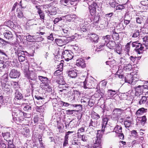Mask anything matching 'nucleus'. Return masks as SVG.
Wrapping results in <instances>:
<instances>
[{
    "instance_id": "obj_17",
    "label": "nucleus",
    "mask_w": 148,
    "mask_h": 148,
    "mask_svg": "<svg viewBox=\"0 0 148 148\" xmlns=\"http://www.w3.org/2000/svg\"><path fill=\"white\" fill-rule=\"evenodd\" d=\"M3 35L4 37L9 40H12L13 39V34L12 32L9 31H6V32L4 33Z\"/></svg>"
},
{
    "instance_id": "obj_2",
    "label": "nucleus",
    "mask_w": 148,
    "mask_h": 148,
    "mask_svg": "<svg viewBox=\"0 0 148 148\" xmlns=\"http://www.w3.org/2000/svg\"><path fill=\"white\" fill-rule=\"evenodd\" d=\"M102 134L101 133L100 130L97 131V136L93 138V148H97L100 147L101 146V138Z\"/></svg>"
},
{
    "instance_id": "obj_19",
    "label": "nucleus",
    "mask_w": 148,
    "mask_h": 148,
    "mask_svg": "<svg viewBox=\"0 0 148 148\" xmlns=\"http://www.w3.org/2000/svg\"><path fill=\"white\" fill-rule=\"evenodd\" d=\"M127 119H126L124 121V125L126 128L130 127L131 126L132 119L130 117H127Z\"/></svg>"
},
{
    "instance_id": "obj_61",
    "label": "nucleus",
    "mask_w": 148,
    "mask_h": 148,
    "mask_svg": "<svg viewBox=\"0 0 148 148\" xmlns=\"http://www.w3.org/2000/svg\"><path fill=\"white\" fill-rule=\"evenodd\" d=\"M79 0H70V3L71 5H75L77 4V2Z\"/></svg>"
},
{
    "instance_id": "obj_5",
    "label": "nucleus",
    "mask_w": 148,
    "mask_h": 148,
    "mask_svg": "<svg viewBox=\"0 0 148 148\" xmlns=\"http://www.w3.org/2000/svg\"><path fill=\"white\" fill-rule=\"evenodd\" d=\"M73 53L70 51L65 50L62 52V56L66 61H69L72 59L73 56Z\"/></svg>"
},
{
    "instance_id": "obj_40",
    "label": "nucleus",
    "mask_w": 148,
    "mask_h": 148,
    "mask_svg": "<svg viewBox=\"0 0 148 148\" xmlns=\"http://www.w3.org/2000/svg\"><path fill=\"white\" fill-rule=\"evenodd\" d=\"M69 2V0H60V3L61 5L66 6L68 5Z\"/></svg>"
},
{
    "instance_id": "obj_7",
    "label": "nucleus",
    "mask_w": 148,
    "mask_h": 148,
    "mask_svg": "<svg viewBox=\"0 0 148 148\" xmlns=\"http://www.w3.org/2000/svg\"><path fill=\"white\" fill-rule=\"evenodd\" d=\"M56 82L59 84L64 85V86H63V88L64 90H66L67 88H68L69 86L68 85H64L65 82L62 76L60 75L58 77V79L56 80Z\"/></svg>"
},
{
    "instance_id": "obj_10",
    "label": "nucleus",
    "mask_w": 148,
    "mask_h": 148,
    "mask_svg": "<svg viewBox=\"0 0 148 148\" xmlns=\"http://www.w3.org/2000/svg\"><path fill=\"white\" fill-rule=\"evenodd\" d=\"M26 114V113H25L23 112L19 111L18 114L17 112L16 114V113H15V114L16 115V117L15 116V115L14 116L15 118H16V120L17 121H19V122L23 121L24 119V116H25V114Z\"/></svg>"
},
{
    "instance_id": "obj_12",
    "label": "nucleus",
    "mask_w": 148,
    "mask_h": 148,
    "mask_svg": "<svg viewBox=\"0 0 148 148\" xmlns=\"http://www.w3.org/2000/svg\"><path fill=\"white\" fill-rule=\"evenodd\" d=\"M143 87H144L140 85L138 86H136L134 87L135 91V94L136 96H139L141 95L143 90L142 88Z\"/></svg>"
},
{
    "instance_id": "obj_4",
    "label": "nucleus",
    "mask_w": 148,
    "mask_h": 148,
    "mask_svg": "<svg viewBox=\"0 0 148 148\" xmlns=\"http://www.w3.org/2000/svg\"><path fill=\"white\" fill-rule=\"evenodd\" d=\"M123 111V110L120 108L115 109L112 112V118L114 120H117L120 117Z\"/></svg>"
},
{
    "instance_id": "obj_34",
    "label": "nucleus",
    "mask_w": 148,
    "mask_h": 148,
    "mask_svg": "<svg viewBox=\"0 0 148 148\" xmlns=\"http://www.w3.org/2000/svg\"><path fill=\"white\" fill-rule=\"evenodd\" d=\"M43 88L46 91L48 92H51L52 90L51 87L49 85L48 83L46 84H44Z\"/></svg>"
},
{
    "instance_id": "obj_48",
    "label": "nucleus",
    "mask_w": 148,
    "mask_h": 148,
    "mask_svg": "<svg viewBox=\"0 0 148 148\" xmlns=\"http://www.w3.org/2000/svg\"><path fill=\"white\" fill-rule=\"evenodd\" d=\"M144 111V109L142 108L138 110L136 112V114L137 115L142 114Z\"/></svg>"
},
{
    "instance_id": "obj_15",
    "label": "nucleus",
    "mask_w": 148,
    "mask_h": 148,
    "mask_svg": "<svg viewBox=\"0 0 148 148\" xmlns=\"http://www.w3.org/2000/svg\"><path fill=\"white\" fill-rule=\"evenodd\" d=\"M5 24L8 27L16 30V31H15V32L17 31V29H18V27L14 24L12 21L10 20L5 22Z\"/></svg>"
},
{
    "instance_id": "obj_28",
    "label": "nucleus",
    "mask_w": 148,
    "mask_h": 148,
    "mask_svg": "<svg viewBox=\"0 0 148 148\" xmlns=\"http://www.w3.org/2000/svg\"><path fill=\"white\" fill-rule=\"evenodd\" d=\"M10 43L9 42L7 41L0 38V47H3L7 44Z\"/></svg>"
},
{
    "instance_id": "obj_54",
    "label": "nucleus",
    "mask_w": 148,
    "mask_h": 148,
    "mask_svg": "<svg viewBox=\"0 0 148 148\" xmlns=\"http://www.w3.org/2000/svg\"><path fill=\"white\" fill-rule=\"evenodd\" d=\"M74 132L73 131H68L66 132L65 134V135L64 138L69 139V136L71 134H73Z\"/></svg>"
},
{
    "instance_id": "obj_53",
    "label": "nucleus",
    "mask_w": 148,
    "mask_h": 148,
    "mask_svg": "<svg viewBox=\"0 0 148 148\" xmlns=\"http://www.w3.org/2000/svg\"><path fill=\"white\" fill-rule=\"evenodd\" d=\"M50 16V15H56L57 12L56 11H50L49 10H47V11L46 12Z\"/></svg>"
},
{
    "instance_id": "obj_49",
    "label": "nucleus",
    "mask_w": 148,
    "mask_h": 148,
    "mask_svg": "<svg viewBox=\"0 0 148 148\" xmlns=\"http://www.w3.org/2000/svg\"><path fill=\"white\" fill-rule=\"evenodd\" d=\"M62 71L57 69V70L54 72V75L55 76H58V77H59V76L60 75L61 73H62Z\"/></svg>"
},
{
    "instance_id": "obj_29",
    "label": "nucleus",
    "mask_w": 148,
    "mask_h": 148,
    "mask_svg": "<svg viewBox=\"0 0 148 148\" xmlns=\"http://www.w3.org/2000/svg\"><path fill=\"white\" fill-rule=\"evenodd\" d=\"M23 98V96L21 93L18 91H16L15 93V98L18 100H20Z\"/></svg>"
},
{
    "instance_id": "obj_9",
    "label": "nucleus",
    "mask_w": 148,
    "mask_h": 148,
    "mask_svg": "<svg viewBox=\"0 0 148 148\" xmlns=\"http://www.w3.org/2000/svg\"><path fill=\"white\" fill-rule=\"evenodd\" d=\"M21 32L18 31L17 30L16 32H15V34L16 35L17 38V40L19 41L24 42L26 40V36H24L21 35Z\"/></svg>"
},
{
    "instance_id": "obj_58",
    "label": "nucleus",
    "mask_w": 148,
    "mask_h": 148,
    "mask_svg": "<svg viewBox=\"0 0 148 148\" xmlns=\"http://www.w3.org/2000/svg\"><path fill=\"white\" fill-rule=\"evenodd\" d=\"M68 140L69 139L64 138L63 147L66 146L68 144Z\"/></svg>"
},
{
    "instance_id": "obj_1",
    "label": "nucleus",
    "mask_w": 148,
    "mask_h": 148,
    "mask_svg": "<svg viewBox=\"0 0 148 148\" xmlns=\"http://www.w3.org/2000/svg\"><path fill=\"white\" fill-rule=\"evenodd\" d=\"M143 40L144 42L143 44H141L140 43L138 42L137 41L133 42L132 43V47H136L135 50L139 54L142 53L144 50V45L145 47H147L148 46V37L145 36L143 38Z\"/></svg>"
},
{
    "instance_id": "obj_25",
    "label": "nucleus",
    "mask_w": 148,
    "mask_h": 148,
    "mask_svg": "<svg viewBox=\"0 0 148 148\" xmlns=\"http://www.w3.org/2000/svg\"><path fill=\"white\" fill-rule=\"evenodd\" d=\"M90 40L93 42L97 43L98 42L99 37L95 34H92L90 37Z\"/></svg>"
},
{
    "instance_id": "obj_59",
    "label": "nucleus",
    "mask_w": 148,
    "mask_h": 148,
    "mask_svg": "<svg viewBox=\"0 0 148 148\" xmlns=\"http://www.w3.org/2000/svg\"><path fill=\"white\" fill-rule=\"evenodd\" d=\"M136 19L137 23H141L143 21V18L142 17H137Z\"/></svg>"
},
{
    "instance_id": "obj_60",
    "label": "nucleus",
    "mask_w": 148,
    "mask_h": 148,
    "mask_svg": "<svg viewBox=\"0 0 148 148\" xmlns=\"http://www.w3.org/2000/svg\"><path fill=\"white\" fill-rule=\"evenodd\" d=\"M75 111V110H69L66 111V113L68 114L71 115Z\"/></svg>"
},
{
    "instance_id": "obj_20",
    "label": "nucleus",
    "mask_w": 148,
    "mask_h": 148,
    "mask_svg": "<svg viewBox=\"0 0 148 148\" xmlns=\"http://www.w3.org/2000/svg\"><path fill=\"white\" fill-rule=\"evenodd\" d=\"M133 77L131 75H128L125 78V82L130 84L133 85L134 82L133 81Z\"/></svg>"
},
{
    "instance_id": "obj_31",
    "label": "nucleus",
    "mask_w": 148,
    "mask_h": 148,
    "mask_svg": "<svg viewBox=\"0 0 148 148\" xmlns=\"http://www.w3.org/2000/svg\"><path fill=\"white\" fill-rule=\"evenodd\" d=\"M26 39L29 42H34L36 41L34 36L28 35V36H26Z\"/></svg>"
},
{
    "instance_id": "obj_13",
    "label": "nucleus",
    "mask_w": 148,
    "mask_h": 148,
    "mask_svg": "<svg viewBox=\"0 0 148 148\" xmlns=\"http://www.w3.org/2000/svg\"><path fill=\"white\" fill-rule=\"evenodd\" d=\"M71 146L73 148H78L81 145L80 142L78 139L74 138L71 141Z\"/></svg>"
},
{
    "instance_id": "obj_42",
    "label": "nucleus",
    "mask_w": 148,
    "mask_h": 148,
    "mask_svg": "<svg viewBox=\"0 0 148 148\" xmlns=\"http://www.w3.org/2000/svg\"><path fill=\"white\" fill-rule=\"evenodd\" d=\"M97 121H93L91 119L90 121L89 127L92 126L94 127H96L97 126Z\"/></svg>"
},
{
    "instance_id": "obj_3",
    "label": "nucleus",
    "mask_w": 148,
    "mask_h": 148,
    "mask_svg": "<svg viewBox=\"0 0 148 148\" xmlns=\"http://www.w3.org/2000/svg\"><path fill=\"white\" fill-rule=\"evenodd\" d=\"M24 75L28 79L35 81L37 78V76L35 71H30L29 70L24 71Z\"/></svg>"
},
{
    "instance_id": "obj_63",
    "label": "nucleus",
    "mask_w": 148,
    "mask_h": 148,
    "mask_svg": "<svg viewBox=\"0 0 148 148\" xmlns=\"http://www.w3.org/2000/svg\"><path fill=\"white\" fill-rule=\"evenodd\" d=\"M60 104L65 107H68L71 105L63 101H61Z\"/></svg>"
},
{
    "instance_id": "obj_22",
    "label": "nucleus",
    "mask_w": 148,
    "mask_h": 148,
    "mask_svg": "<svg viewBox=\"0 0 148 148\" xmlns=\"http://www.w3.org/2000/svg\"><path fill=\"white\" fill-rule=\"evenodd\" d=\"M104 95V92H101L100 90H97L94 94V96L96 98H98L100 97L101 98H103Z\"/></svg>"
},
{
    "instance_id": "obj_51",
    "label": "nucleus",
    "mask_w": 148,
    "mask_h": 148,
    "mask_svg": "<svg viewBox=\"0 0 148 148\" xmlns=\"http://www.w3.org/2000/svg\"><path fill=\"white\" fill-rule=\"evenodd\" d=\"M125 8L123 5H117L116 7V10H122Z\"/></svg>"
},
{
    "instance_id": "obj_43",
    "label": "nucleus",
    "mask_w": 148,
    "mask_h": 148,
    "mask_svg": "<svg viewBox=\"0 0 148 148\" xmlns=\"http://www.w3.org/2000/svg\"><path fill=\"white\" fill-rule=\"evenodd\" d=\"M130 43H128L126 45L125 49V51L127 54H128L130 51Z\"/></svg>"
},
{
    "instance_id": "obj_27",
    "label": "nucleus",
    "mask_w": 148,
    "mask_h": 148,
    "mask_svg": "<svg viewBox=\"0 0 148 148\" xmlns=\"http://www.w3.org/2000/svg\"><path fill=\"white\" fill-rule=\"evenodd\" d=\"M100 20V17L99 16H95L93 20V22L91 23L92 26H95L96 25V24L98 23L99 21Z\"/></svg>"
},
{
    "instance_id": "obj_39",
    "label": "nucleus",
    "mask_w": 148,
    "mask_h": 148,
    "mask_svg": "<svg viewBox=\"0 0 148 148\" xmlns=\"http://www.w3.org/2000/svg\"><path fill=\"white\" fill-rule=\"evenodd\" d=\"M2 135L5 140H7V139L10 137V134L9 132L2 133Z\"/></svg>"
},
{
    "instance_id": "obj_47",
    "label": "nucleus",
    "mask_w": 148,
    "mask_h": 148,
    "mask_svg": "<svg viewBox=\"0 0 148 148\" xmlns=\"http://www.w3.org/2000/svg\"><path fill=\"white\" fill-rule=\"evenodd\" d=\"M19 9L17 8L16 10V12L18 13L17 16L18 18H22L23 16V14L22 11H20Z\"/></svg>"
},
{
    "instance_id": "obj_33",
    "label": "nucleus",
    "mask_w": 148,
    "mask_h": 148,
    "mask_svg": "<svg viewBox=\"0 0 148 148\" xmlns=\"http://www.w3.org/2000/svg\"><path fill=\"white\" fill-rule=\"evenodd\" d=\"M110 36L109 35H107L103 37L102 42H105L104 43L107 44L110 41Z\"/></svg>"
},
{
    "instance_id": "obj_6",
    "label": "nucleus",
    "mask_w": 148,
    "mask_h": 148,
    "mask_svg": "<svg viewBox=\"0 0 148 148\" xmlns=\"http://www.w3.org/2000/svg\"><path fill=\"white\" fill-rule=\"evenodd\" d=\"M84 88H91L94 84L93 80L86 79L84 82Z\"/></svg>"
},
{
    "instance_id": "obj_36",
    "label": "nucleus",
    "mask_w": 148,
    "mask_h": 148,
    "mask_svg": "<svg viewBox=\"0 0 148 148\" xmlns=\"http://www.w3.org/2000/svg\"><path fill=\"white\" fill-rule=\"evenodd\" d=\"M114 49H115V51H116L117 53L119 54H121V48L119 44H116Z\"/></svg>"
},
{
    "instance_id": "obj_41",
    "label": "nucleus",
    "mask_w": 148,
    "mask_h": 148,
    "mask_svg": "<svg viewBox=\"0 0 148 148\" xmlns=\"http://www.w3.org/2000/svg\"><path fill=\"white\" fill-rule=\"evenodd\" d=\"M108 92L109 96L110 97L113 96L116 93V92L115 90H108Z\"/></svg>"
},
{
    "instance_id": "obj_64",
    "label": "nucleus",
    "mask_w": 148,
    "mask_h": 148,
    "mask_svg": "<svg viewBox=\"0 0 148 148\" xmlns=\"http://www.w3.org/2000/svg\"><path fill=\"white\" fill-rule=\"evenodd\" d=\"M64 18L65 19H66L68 21H71L72 19L70 15H67L65 16H64Z\"/></svg>"
},
{
    "instance_id": "obj_32",
    "label": "nucleus",
    "mask_w": 148,
    "mask_h": 148,
    "mask_svg": "<svg viewBox=\"0 0 148 148\" xmlns=\"http://www.w3.org/2000/svg\"><path fill=\"white\" fill-rule=\"evenodd\" d=\"M132 68V66L130 64H124L123 67L124 70L128 71H130Z\"/></svg>"
},
{
    "instance_id": "obj_50",
    "label": "nucleus",
    "mask_w": 148,
    "mask_h": 148,
    "mask_svg": "<svg viewBox=\"0 0 148 148\" xmlns=\"http://www.w3.org/2000/svg\"><path fill=\"white\" fill-rule=\"evenodd\" d=\"M93 118L95 119H98L100 118V116L96 112H94L92 114Z\"/></svg>"
},
{
    "instance_id": "obj_23",
    "label": "nucleus",
    "mask_w": 148,
    "mask_h": 148,
    "mask_svg": "<svg viewBox=\"0 0 148 148\" xmlns=\"http://www.w3.org/2000/svg\"><path fill=\"white\" fill-rule=\"evenodd\" d=\"M38 79L43 84H46L48 83V79L46 77L41 76H38Z\"/></svg>"
},
{
    "instance_id": "obj_62",
    "label": "nucleus",
    "mask_w": 148,
    "mask_h": 148,
    "mask_svg": "<svg viewBox=\"0 0 148 148\" xmlns=\"http://www.w3.org/2000/svg\"><path fill=\"white\" fill-rule=\"evenodd\" d=\"M23 109L25 111L29 110H31V106L27 105L24 107Z\"/></svg>"
},
{
    "instance_id": "obj_30",
    "label": "nucleus",
    "mask_w": 148,
    "mask_h": 148,
    "mask_svg": "<svg viewBox=\"0 0 148 148\" xmlns=\"http://www.w3.org/2000/svg\"><path fill=\"white\" fill-rule=\"evenodd\" d=\"M105 43H102L97 45L96 47L97 49L95 50L97 51H99L102 50L103 47L105 46Z\"/></svg>"
},
{
    "instance_id": "obj_56",
    "label": "nucleus",
    "mask_w": 148,
    "mask_h": 148,
    "mask_svg": "<svg viewBox=\"0 0 148 148\" xmlns=\"http://www.w3.org/2000/svg\"><path fill=\"white\" fill-rule=\"evenodd\" d=\"M19 55V56L18 57L19 61L20 62H22L24 61L25 60V56H21L20 55Z\"/></svg>"
},
{
    "instance_id": "obj_37",
    "label": "nucleus",
    "mask_w": 148,
    "mask_h": 148,
    "mask_svg": "<svg viewBox=\"0 0 148 148\" xmlns=\"http://www.w3.org/2000/svg\"><path fill=\"white\" fill-rule=\"evenodd\" d=\"M122 129L121 126L118 125H117L114 128L115 132L119 133L122 132Z\"/></svg>"
},
{
    "instance_id": "obj_11",
    "label": "nucleus",
    "mask_w": 148,
    "mask_h": 148,
    "mask_svg": "<svg viewBox=\"0 0 148 148\" xmlns=\"http://www.w3.org/2000/svg\"><path fill=\"white\" fill-rule=\"evenodd\" d=\"M55 41L57 44L59 46H62L66 44L69 42V41L66 39H56Z\"/></svg>"
},
{
    "instance_id": "obj_52",
    "label": "nucleus",
    "mask_w": 148,
    "mask_h": 148,
    "mask_svg": "<svg viewBox=\"0 0 148 148\" xmlns=\"http://www.w3.org/2000/svg\"><path fill=\"white\" fill-rule=\"evenodd\" d=\"M62 19L61 17H58L56 18L53 21L55 24L58 23L60 21L62 20Z\"/></svg>"
},
{
    "instance_id": "obj_35",
    "label": "nucleus",
    "mask_w": 148,
    "mask_h": 148,
    "mask_svg": "<svg viewBox=\"0 0 148 148\" xmlns=\"http://www.w3.org/2000/svg\"><path fill=\"white\" fill-rule=\"evenodd\" d=\"M140 31L139 30H136L133 32L132 37L134 38H136L139 36Z\"/></svg>"
},
{
    "instance_id": "obj_8",
    "label": "nucleus",
    "mask_w": 148,
    "mask_h": 148,
    "mask_svg": "<svg viewBox=\"0 0 148 148\" xmlns=\"http://www.w3.org/2000/svg\"><path fill=\"white\" fill-rule=\"evenodd\" d=\"M97 6V4L94 2H93V3L89 5V9L90 14L92 16H93L95 14Z\"/></svg>"
},
{
    "instance_id": "obj_16",
    "label": "nucleus",
    "mask_w": 148,
    "mask_h": 148,
    "mask_svg": "<svg viewBox=\"0 0 148 148\" xmlns=\"http://www.w3.org/2000/svg\"><path fill=\"white\" fill-rule=\"evenodd\" d=\"M76 64L77 66H81L82 68L85 67V61L81 58L76 60Z\"/></svg>"
},
{
    "instance_id": "obj_57",
    "label": "nucleus",
    "mask_w": 148,
    "mask_h": 148,
    "mask_svg": "<svg viewBox=\"0 0 148 148\" xmlns=\"http://www.w3.org/2000/svg\"><path fill=\"white\" fill-rule=\"evenodd\" d=\"M147 120V119L146 117L145 116H143L142 117V119L141 120V122L142 123V124L143 125H144Z\"/></svg>"
},
{
    "instance_id": "obj_55",
    "label": "nucleus",
    "mask_w": 148,
    "mask_h": 148,
    "mask_svg": "<svg viewBox=\"0 0 148 148\" xmlns=\"http://www.w3.org/2000/svg\"><path fill=\"white\" fill-rule=\"evenodd\" d=\"M81 140L84 142H86L88 140V138L87 136L84 135H82V136Z\"/></svg>"
},
{
    "instance_id": "obj_14",
    "label": "nucleus",
    "mask_w": 148,
    "mask_h": 148,
    "mask_svg": "<svg viewBox=\"0 0 148 148\" xmlns=\"http://www.w3.org/2000/svg\"><path fill=\"white\" fill-rule=\"evenodd\" d=\"M20 73L15 69H12L9 74V76L11 78H16L20 75Z\"/></svg>"
},
{
    "instance_id": "obj_38",
    "label": "nucleus",
    "mask_w": 148,
    "mask_h": 148,
    "mask_svg": "<svg viewBox=\"0 0 148 148\" xmlns=\"http://www.w3.org/2000/svg\"><path fill=\"white\" fill-rule=\"evenodd\" d=\"M112 37L113 39L114 40H117L119 39V35L118 33L116 32H113L112 35Z\"/></svg>"
},
{
    "instance_id": "obj_21",
    "label": "nucleus",
    "mask_w": 148,
    "mask_h": 148,
    "mask_svg": "<svg viewBox=\"0 0 148 148\" xmlns=\"http://www.w3.org/2000/svg\"><path fill=\"white\" fill-rule=\"evenodd\" d=\"M116 44L114 41H109L107 44L106 45L110 49H113L115 47Z\"/></svg>"
},
{
    "instance_id": "obj_45",
    "label": "nucleus",
    "mask_w": 148,
    "mask_h": 148,
    "mask_svg": "<svg viewBox=\"0 0 148 148\" xmlns=\"http://www.w3.org/2000/svg\"><path fill=\"white\" fill-rule=\"evenodd\" d=\"M40 16V18L41 19L44 20L45 18V15L42 10H39L37 11Z\"/></svg>"
},
{
    "instance_id": "obj_46",
    "label": "nucleus",
    "mask_w": 148,
    "mask_h": 148,
    "mask_svg": "<svg viewBox=\"0 0 148 148\" xmlns=\"http://www.w3.org/2000/svg\"><path fill=\"white\" fill-rule=\"evenodd\" d=\"M147 99V97L143 96L142 97L141 99L139 101V103L140 104L144 103Z\"/></svg>"
},
{
    "instance_id": "obj_18",
    "label": "nucleus",
    "mask_w": 148,
    "mask_h": 148,
    "mask_svg": "<svg viewBox=\"0 0 148 148\" xmlns=\"http://www.w3.org/2000/svg\"><path fill=\"white\" fill-rule=\"evenodd\" d=\"M108 119L107 118H104L103 119L102 122L101 124L102 128L101 131V133H103L104 131L105 128H106V126L108 121Z\"/></svg>"
},
{
    "instance_id": "obj_26",
    "label": "nucleus",
    "mask_w": 148,
    "mask_h": 148,
    "mask_svg": "<svg viewBox=\"0 0 148 148\" xmlns=\"http://www.w3.org/2000/svg\"><path fill=\"white\" fill-rule=\"evenodd\" d=\"M8 64L9 62H7L4 63L3 61L0 59V70L7 67L8 66Z\"/></svg>"
},
{
    "instance_id": "obj_24",
    "label": "nucleus",
    "mask_w": 148,
    "mask_h": 148,
    "mask_svg": "<svg viewBox=\"0 0 148 148\" xmlns=\"http://www.w3.org/2000/svg\"><path fill=\"white\" fill-rule=\"evenodd\" d=\"M68 73L69 76L72 78H75L77 76V72L74 70L69 71Z\"/></svg>"
},
{
    "instance_id": "obj_44",
    "label": "nucleus",
    "mask_w": 148,
    "mask_h": 148,
    "mask_svg": "<svg viewBox=\"0 0 148 148\" xmlns=\"http://www.w3.org/2000/svg\"><path fill=\"white\" fill-rule=\"evenodd\" d=\"M63 62H64L63 61L61 60V62L57 66V69L62 71L63 65Z\"/></svg>"
}]
</instances>
